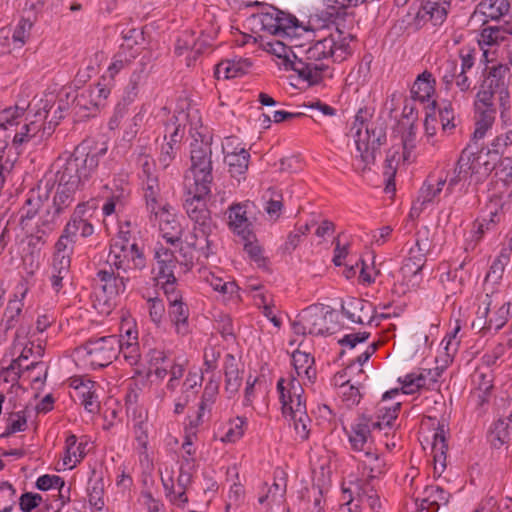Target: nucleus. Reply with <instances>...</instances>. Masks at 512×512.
Wrapping results in <instances>:
<instances>
[{
	"label": "nucleus",
	"instance_id": "24",
	"mask_svg": "<svg viewBox=\"0 0 512 512\" xmlns=\"http://www.w3.org/2000/svg\"><path fill=\"white\" fill-rule=\"evenodd\" d=\"M488 438L496 449H500L504 445L509 446L512 443V412L507 417L500 418L493 423Z\"/></svg>",
	"mask_w": 512,
	"mask_h": 512
},
{
	"label": "nucleus",
	"instance_id": "10",
	"mask_svg": "<svg viewBox=\"0 0 512 512\" xmlns=\"http://www.w3.org/2000/svg\"><path fill=\"white\" fill-rule=\"evenodd\" d=\"M480 156L476 152L464 149L453 170L449 171L443 180H446V194L450 195L455 192L460 194L466 193L470 185V180L478 172Z\"/></svg>",
	"mask_w": 512,
	"mask_h": 512
},
{
	"label": "nucleus",
	"instance_id": "62",
	"mask_svg": "<svg viewBox=\"0 0 512 512\" xmlns=\"http://www.w3.org/2000/svg\"><path fill=\"white\" fill-rule=\"evenodd\" d=\"M415 100H406L402 109V119L399 121V127L405 125H415L417 121V108L414 104Z\"/></svg>",
	"mask_w": 512,
	"mask_h": 512
},
{
	"label": "nucleus",
	"instance_id": "60",
	"mask_svg": "<svg viewBox=\"0 0 512 512\" xmlns=\"http://www.w3.org/2000/svg\"><path fill=\"white\" fill-rule=\"evenodd\" d=\"M42 496L38 493L25 492L19 498V507L23 512H31L42 502Z\"/></svg>",
	"mask_w": 512,
	"mask_h": 512
},
{
	"label": "nucleus",
	"instance_id": "40",
	"mask_svg": "<svg viewBox=\"0 0 512 512\" xmlns=\"http://www.w3.org/2000/svg\"><path fill=\"white\" fill-rule=\"evenodd\" d=\"M430 249V242L426 235L417 234L415 243L410 247L407 259L416 261V265H425L426 254Z\"/></svg>",
	"mask_w": 512,
	"mask_h": 512
},
{
	"label": "nucleus",
	"instance_id": "48",
	"mask_svg": "<svg viewBox=\"0 0 512 512\" xmlns=\"http://www.w3.org/2000/svg\"><path fill=\"white\" fill-rule=\"evenodd\" d=\"M508 261L509 256L504 252H501V254L492 262L486 274L485 281L497 284L502 279L504 269Z\"/></svg>",
	"mask_w": 512,
	"mask_h": 512
},
{
	"label": "nucleus",
	"instance_id": "5",
	"mask_svg": "<svg viewBox=\"0 0 512 512\" xmlns=\"http://www.w3.org/2000/svg\"><path fill=\"white\" fill-rule=\"evenodd\" d=\"M190 144V168L185 176L184 184L200 186V191L206 192L213 181L212 141L209 133L196 132L192 134Z\"/></svg>",
	"mask_w": 512,
	"mask_h": 512
},
{
	"label": "nucleus",
	"instance_id": "51",
	"mask_svg": "<svg viewBox=\"0 0 512 512\" xmlns=\"http://www.w3.org/2000/svg\"><path fill=\"white\" fill-rule=\"evenodd\" d=\"M64 228H70V234L77 240L78 236L87 238L94 233V226L89 219H70Z\"/></svg>",
	"mask_w": 512,
	"mask_h": 512
},
{
	"label": "nucleus",
	"instance_id": "6",
	"mask_svg": "<svg viewBox=\"0 0 512 512\" xmlns=\"http://www.w3.org/2000/svg\"><path fill=\"white\" fill-rule=\"evenodd\" d=\"M510 68L506 64L498 63L486 66L482 72V79L479 82L475 100L499 104L503 110L509 107L510 94L508 83Z\"/></svg>",
	"mask_w": 512,
	"mask_h": 512
},
{
	"label": "nucleus",
	"instance_id": "33",
	"mask_svg": "<svg viewBox=\"0 0 512 512\" xmlns=\"http://www.w3.org/2000/svg\"><path fill=\"white\" fill-rule=\"evenodd\" d=\"M155 259L158 265L159 278H171L172 281H176L174 269L178 261L174 253L161 246L155 250Z\"/></svg>",
	"mask_w": 512,
	"mask_h": 512
},
{
	"label": "nucleus",
	"instance_id": "28",
	"mask_svg": "<svg viewBox=\"0 0 512 512\" xmlns=\"http://www.w3.org/2000/svg\"><path fill=\"white\" fill-rule=\"evenodd\" d=\"M87 445V442H79L76 435L69 434L65 441L63 465L66 468L73 469L86 455Z\"/></svg>",
	"mask_w": 512,
	"mask_h": 512
},
{
	"label": "nucleus",
	"instance_id": "39",
	"mask_svg": "<svg viewBox=\"0 0 512 512\" xmlns=\"http://www.w3.org/2000/svg\"><path fill=\"white\" fill-rule=\"evenodd\" d=\"M269 46L270 51L281 60L279 62L280 66L285 70H292L296 72V68L294 67L296 58L293 57L295 51L292 50V48H289L288 44L282 41H276L275 43H269Z\"/></svg>",
	"mask_w": 512,
	"mask_h": 512
},
{
	"label": "nucleus",
	"instance_id": "54",
	"mask_svg": "<svg viewBox=\"0 0 512 512\" xmlns=\"http://www.w3.org/2000/svg\"><path fill=\"white\" fill-rule=\"evenodd\" d=\"M70 228H64L59 239L55 243V254L71 257L76 239L70 234Z\"/></svg>",
	"mask_w": 512,
	"mask_h": 512
},
{
	"label": "nucleus",
	"instance_id": "15",
	"mask_svg": "<svg viewBox=\"0 0 512 512\" xmlns=\"http://www.w3.org/2000/svg\"><path fill=\"white\" fill-rule=\"evenodd\" d=\"M146 207L150 213L152 221L158 222L159 229L163 237L172 244L179 241L180 226L175 220H171L172 215L167 209V205L157 198L145 199Z\"/></svg>",
	"mask_w": 512,
	"mask_h": 512
},
{
	"label": "nucleus",
	"instance_id": "42",
	"mask_svg": "<svg viewBox=\"0 0 512 512\" xmlns=\"http://www.w3.org/2000/svg\"><path fill=\"white\" fill-rule=\"evenodd\" d=\"M446 450L447 445L445 442L444 431L435 432L432 443V452L434 457V471H438V465H441V471H444L446 467Z\"/></svg>",
	"mask_w": 512,
	"mask_h": 512
},
{
	"label": "nucleus",
	"instance_id": "37",
	"mask_svg": "<svg viewBox=\"0 0 512 512\" xmlns=\"http://www.w3.org/2000/svg\"><path fill=\"white\" fill-rule=\"evenodd\" d=\"M26 352H28V349L27 347H24L20 356L17 359H13L5 369L4 373L6 381H16L20 378L23 371H28L42 365L41 362H31L30 364L23 366V361L28 360Z\"/></svg>",
	"mask_w": 512,
	"mask_h": 512
},
{
	"label": "nucleus",
	"instance_id": "19",
	"mask_svg": "<svg viewBox=\"0 0 512 512\" xmlns=\"http://www.w3.org/2000/svg\"><path fill=\"white\" fill-rule=\"evenodd\" d=\"M94 280L96 286L104 293L105 301H109L126 291L130 279L119 272L116 275L113 270L101 269L96 273Z\"/></svg>",
	"mask_w": 512,
	"mask_h": 512
},
{
	"label": "nucleus",
	"instance_id": "49",
	"mask_svg": "<svg viewBox=\"0 0 512 512\" xmlns=\"http://www.w3.org/2000/svg\"><path fill=\"white\" fill-rule=\"evenodd\" d=\"M300 27L302 30L297 31L294 34L290 33L289 35L282 37L288 41L289 48H292L294 51H299V49H306V44L302 42V38L304 37L308 42H310L314 34L312 29L307 28L302 23H300Z\"/></svg>",
	"mask_w": 512,
	"mask_h": 512
},
{
	"label": "nucleus",
	"instance_id": "44",
	"mask_svg": "<svg viewBox=\"0 0 512 512\" xmlns=\"http://www.w3.org/2000/svg\"><path fill=\"white\" fill-rule=\"evenodd\" d=\"M246 425L247 419L244 417L238 416L230 420L227 424L226 431L222 436L221 441L235 443L244 435Z\"/></svg>",
	"mask_w": 512,
	"mask_h": 512
},
{
	"label": "nucleus",
	"instance_id": "30",
	"mask_svg": "<svg viewBox=\"0 0 512 512\" xmlns=\"http://www.w3.org/2000/svg\"><path fill=\"white\" fill-rule=\"evenodd\" d=\"M425 497L422 499L420 508L427 512H437L441 506L447 505L450 494L440 486H427L424 490Z\"/></svg>",
	"mask_w": 512,
	"mask_h": 512
},
{
	"label": "nucleus",
	"instance_id": "47",
	"mask_svg": "<svg viewBox=\"0 0 512 512\" xmlns=\"http://www.w3.org/2000/svg\"><path fill=\"white\" fill-rule=\"evenodd\" d=\"M244 251L248 254L249 258L261 269H268L269 260L263 254V248L252 239L245 240Z\"/></svg>",
	"mask_w": 512,
	"mask_h": 512
},
{
	"label": "nucleus",
	"instance_id": "32",
	"mask_svg": "<svg viewBox=\"0 0 512 512\" xmlns=\"http://www.w3.org/2000/svg\"><path fill=\"white\" fill-rule=\"evenodd\" d=\"M292 363L299 377H306L309 382L316 379V368L314 357L309 353L296 350L292 353Z\"/></svg>",
	"mask_w": 512,
	"mask_h": 512
},
{
	"label": "nucleus",
	"instance_id": "31",
	"mask_svg": "<svg viewBox=\"0 0 512 512\" xmlns=\"http://www.w3.org/2000/svg\"><path fill=\"white\" fill-rule=\"evenodd\" d=\"M506 35H512V19L505 21L501 25L484 27L481 30L479 45L492 46L506 38Z\"/></svg>",
	"mask_w": 512,
	"mask_h": 512
},
{
	"label": "nucleus",
	"instance_id": "57",
	"mask_svg": "<svg viewBox=\"0 0 512 512\" xmlns=\"http://www.w3.org/2000/svg\"><path fill=\"white\" fill-rule=\"evenodd\" d=\"M77 389L81 394V401L85 410L90 413L97 412L99 410V402L95 392L91 391L90 388L85 384L78 386Z\"/></svg>",
	"mask_w": 512,
	"mask_h": 512
},
{
	"label": "nucleus",
	"instance_id": "11",
	"mask_svg": "<svg viewBox=\"0 0 512 512\" xmlns=\"http://www.w3.org/2000/svg\"><path fill=\"white\" fill-rule=\"evenodd\" d=\"M451 0H423L419 6L411 5L402 22L414 29H420L427 22L441 25L447 18Z\"/></svg>",
	"mask_w": 512,
	"mask_h": 512
},
{
	"label": "nucleus",
	"instance_id": "64",
	"mask_svg": "<svg viewBox=\"0 0 512 512\" xmlns=\"http://www.w3.org/2000/svg\"><path fill=\"white\" fill-rule=\"evenodd\" d=\"M496 175L507 186H512V159L506 157L501 160L497 167Z\"/></svg>",
	"mask_w": 512,
	"mask_h": 512
},
{
	"label": "nucleus",
	"instance_id": "4",
	"mask_svg": "<svg viewBox=\"0 0 512 512\" xmlns=\"http://www.w3.org/2000/svg\"><path fill=\"white\" fill-rule=\"evenodd\" d=\"M185 199L184 209L188 217L194 222V241L189 244L201 252L202 256L208 258L213 253V241L210 239L215 224L212 221L210 211L207 208L205 198L210 194L211 187L206 192L200 191V186L184 184Z\"/></svg>",
	"mask_w": 512,
	"mask_h": 512
},
{
	"label": "nucleus",
	"instance_id": "63",
	"mask_svg": "<svg viewBox=\"0 0 512 512\" xmlns=\"http://www.w3.org/2000/svg\"><path fill=\"white\" fill-rule=\"evenodd\" d=\"M70 266H71V257L54 253L52 267H51V273L69 275Z\"/></svg>",
	"mask_w": 512,
	"mask_h": 512
},
{
	"label": "nucleus",
	"instance_id": "2",
	"mask_svg": "<svg viewBox=\"0 0 512 512\" xmlns=\"http://www.w3.org/2000/svg\"><path fill=\"white\" fill-rule=\"evenodd\" d=\"M352 52L346 39L337 41L334 35H330L318 41H310L306 49L295 51L294 67L300 80L308 85H315L322 81L323 74L328 66L322 60L333 58L336 62L343 61Z\"/></svg>",
	"mask_w": 512,
	"mask_h": 512
},
{
	"label": "nucleus",
	"instance_id": "8",
	"mask_svg": "<svg viewBox=\"0 0 512 512\" xmlns=\"http://www.w3.org/2000/svg\"><path fill=\"white\" fill-rule=\"evenodd\" d=\"M120 352L121 338L117 335L91 338L76 349L77 355L93 368L107 367Z\"/></svg>",
	"mask_w": 512,
	"mask_h": 512
},
{
	"label": "nucleus",
	"instance_id": "9",
	"mask_svg": "<svg viewBox=\"0 0 512 512\" xmlns=\"http://www.w3.org/2000/svg\"><path fill=\"white\" fill-rule=\"evenodd\" d=\"M356 154L353 166L356 171L364 172L369 169L375 161V153L386 141V132L382 126L366 125L365 130L361 127L354 134Z\"/></svg>",
	"mask_w": 512,
	"mask_h": 512
},
{
	"label": "nucleus",
	"instance_id": "16",
	"mask_svg": "<svg viewBox=\"0 0 512 512\" xmlns=\"http://www.w3.org/2000/svg\"><path fill=\"white\" fill-rule=\"evenodd\" d=\"M184 133V127L178 122V118L173 115L165 124L164 139H168V141L162 144L158 157V162L163 169L168 168L175 159Z\"/></svg>",
	"mask_w": 512,
	"mask_h": 512
},
{
	"label": "nucleus",
	"instance_id": "23",
	"mask_svg": "<svg viewBox=\"0 0 512 512\" xmlns=\"http://www.w3.org/2000/svg\"><path fill=\"white\" fill-rule=\"evenodd\" d=\"M475 118H476V127L473 133L474 140H480L484 138L487 131L491 129L496 113H497V105L489 102H479L475 100Z\"/></svg>",
	"mask_w": 512,
	"mask_h": 512
},
{
	"label": "nucleus",
	"instance_id": "58",
	"mask_svg": "<svg viewBox=\"0 0 512 512\" xmlns=\"http://www.w3.org/2000/svg\"><path fill=\"white\" fill-rule=\"evenodd\" d=\"M512 145V130L498 135L490 145L488 154H504L509 146Z\"/></svg>",
	"mask_w": 512,
	"mask_h": 512
},
{
	"label": "nucleus",
	"instance_id": "18",
	"mask_svg": "<svg viewBox=\"0 0 512 512\" xmlns=\"http://www.w3.org/2000/svg\"><path fill=\"white\" fill-rule=\"evenodd\" d=\"M283 378L278 380L277 390L282 403V412L286 417L294 415L299 410H306V404L302 400L303 388L298 381L291 380L288 388L284 386Z\"/></svg>",
	"mask_w": 512,
	"mask_h": 512
},
{
	"label": "nucleus",
	"instance_id": "35",
	"mask_svg": "<svg viewBox=\"0 0 512 512\" xmlns=\"http://www.w3.org/2000/svg\"><path fill=\"white\" fill-rule=\"evenodd\" d=\"M168 315L177 334L182 336L189 334V308L184 302L177 305H169Z\"/></svg>",
	"mask_w": 512,
	"mask_h": 512
},
{
	"label": "nucleus",
	"instance_id": "53",
	"mask_svg": "<svg viewBox=\"0 0 512 512\" xmlns=\"http://www.w3.org/2000/svg\"><path fill=\"white\" fill-rule=\"evenodd\" d=\"M206 281L215 291H219L223 294H228L232 296L238 291V286L234 281H226L221 277L215 275V273H210L206 277Z\"/></svg>",
	"mask_w": 512,
	"mask_h": 512
},
{
	"label": "nucleus",
	"instance_id": "56",
	"mask_svg": "<svg viewBox=\"0 0 512 512\" xmlns=\"http://www.w3.org/2000/svg\"><path fill=\"white\" fill-rule=\"evenodd\" d=\"M23 115V108L18 106L6 108L0 113V123L4 126H8L10 131H14L12 128L14 126L18 127L21 124L20 119L23 117Z\"/></svg>",
	"mask_w": 512,
	"mask_h": 512
},
{
	"label": "nucleus",
	"instance_id": "55",
	"mask_svg": "<svg viewBox=\"0 0 512 512\" xmlns=\"http://www.w3.org/2000/svg\"><path fill=\"white\" fill-rule=\"evenodd\" d=\"M194 45H196V37L194 32L184 31L177 39L175 44V53L178 56L189 52V58H193Z\"/></svg>",
	"mask_w": 512,
	"mask_h": 512
},
{
	"label": "nucleus",
	"instance_id": "21",
	"mask_svg": "<svg viewBox=\"0 0 512 512\" xmlns=\"http://www.w3.org/2000/svg\"><path fill=\"white\" fill-rule=\"evenodd\" d=\"M363 459L360 460V464L363 469V476L365 479L359 480V483H366L367 486L375 479H379L387 472V464L385 459L372 447H368L365 451H362Z\"/></svg>",
	"mask_w": 512,
	"mask_h": 512
},
{
	"label": "nucleus",
	"instance_id": "61",
	"mask_svg": "<svg viewBox=\"0 0 512 512\" xmlns=\"http://www.w3.org/2000/svg\"><path fill=\"white\" fill-rule=\"evenodd\" d=\"M152 361L155 365H157L155 369V375L158 378L163 379L169 373V363L166 354L164 351L156 350L154 351Z\"/></svg>",
	"mask_w": 512,
	"mask_h": 512
},
{
	"label": "nucleus",
	"instance_id": "7",
	"mask_svg": "<svg viewBox=\"0 0 512 512\" xmlns=\"http://www.w3.org/2000/svg\"><path fill=\"white\" fill-rule=\"evenodd\" d=\"M249 20L259 30L280 38L302 30L299 20L292 14L262 2Z\"/></svg>",
	"mask_w": 512,
	"mask_h": 512
},
{
	"label": "nucleus",
	"instance_id": "46",
	"mask_svg": "<svg viewBox=\"0 0 512 512\" xmlns=\"http://www.w3.org/2000/svg\"><path fill=\"white\" fill-rule=\"evenodd\" d=\"M358 496L362 502L368 504L373 512H379L381 508V502L379 496L375 492L373 483L369 486L366 483H358Z\"/></svg>",
	"mask_w": 512,
	"mask_h": 512
},
{
	"label": "nucleus",
	"instance_id": "20",
	"mask_svg": "<svg viewBox=\"0 0 512 512\" xmlns=\"http://www.w3.org/2000/svg\"><path fill=\"white\" fill-rule=\"evenodd\" d=\"M341 311L347 319L357 324H372L375 319L373 304L360 298H349L344 301Z\"/></svg>",
	"mask_w": 512,
	"mask_h": 512
},
{
	"label": "nucleus",
	"instance_id": "3",
	"mask_svg": "<svg viewBox=\"0 0 512 512\" xmlns=\"http://www.w3.org/2000/svg\"><path fill=\"white\" fill-rule=\"evenodd\" d=\"M397 393L398 390L385 392L381 403L377 406L375 415H359L351 422L349 428L344 427L350 447L354 452L360 453L368 447H372L374 442L372 432L374 430H385L393 427L401 404L398 402L386 406L384 403L388 398H391L392 394Z\"/></svg>",
	"mask_w": 512,
	"mask_h": 512
},
{
	"label": "nucleus",
	"instance_id": "1",
	"mask_svg": "<svg viewBox=\"0 0 512 512\" xmlns=\"http://www.w3.org/2000/svg\"><path fill=\"white\" fill-rule=\"evenodd\" d=\"M107 152V146L91 148L89 142L83 141L72 153H63L52 165L53 179L45 182L44 197L56 185L52 204L46 212L57 219L66 212L76 200V193L82 190L99 165L100 157Z\"/></svg>",
	"mask_w": 512,
	"mask_h": 512
},
{
	"label": "nucleus",
	"instance_id": "34",
	"mask_svg": "<svg viewBox=\"0 0 512 512\" xmlns=\"http://www.w3.org/2000/svg\"><path fill=\"white\" fill-rule=\"evenodd\" d=\"M225 370V389L230 394L238 392L242 384V376L238 368V363L234 355L227 354L224 362Z\"/></svg>",
	"mask_w": 512,
	"mask_h": 512
},
{
	"label": "nucleus",
	"instance_id": "29",
	"mask_svg": "<svg viewBox=\"0 0 512 512\" xmlns=\"http://www.w3.org/2000/svg\"><path fill=\"white\" fill-rule=\"evenodd\" d=\"M250 154L244 148H234L233 152H227L224 161L229 168V173L234 178H240L245 175L248 170Z\"/></svg>",
	"mask_w": 512,
	"mask_h": 512
},
{
	"label": "nucleus",
	"instance_id": "17",
	"mask_svg": "<svg viewBox=\"0 0 512 512\" xmlns=\"http://www.w3.org/2000/svg\"><path fill=\"white\" fill-rule=\"evenodd\" d=\"M253 204L250 202L233 204L228 208V227L243 240L254 238L250 217Z\"/></svg>",
	"mask_w": 512,
	"mask_h": 512
},
{
	"label": "nucleus",
	"instance_id": "43",
	"mask_svg": "<svg viewBox=\"0 0 512 512\" xmlns=\"http://www.w3.org/2000/svg\"><path fill=\"white\" fill-rule=\"evenodd\" d=\"M401 132V142L403 146V158L409 161L413 155L414 149L417 144V126L405 125L399 127Z\"/></svg>",
	"mask_w": 512,
	"mask_h": 512
},
{
	"label": "nucleus",
	"instance_id": "25",
	"mask_svg": "<svg viewBox=\"0 0 512 512\" xmlns=\"http://www.w3.org/2000/svg\"><path fill=\"white\" fill-rule=\"evenodd\" d=\"M436 80L431 72L423 71L415 79L411 88V97L413 100L421 103L429 102L435 93Z\"/></svg>",
	"mask_w": 512,
	"mask_h": 512
},
{
	"label": "nucleus",
	"instance_id": "36",
	"mask_svg": "<svg viewBox=\"0 0 512 512\" xmlns=\"http://www.w3.org/2000/svg\"><path fill=\"white\" fill-rule=\"evenodd\" d=\"M22 309L23 303L20 299L15 297L14 299L9 300L2 316L0 325L1 329L5 332L14 329L19 323Z\"/></svg>",
	"mask_w": 512,
	"mask_h": 512
},
{
	"label": "nucleus",
	"instance_id": "12",
	"mask_svg": "<svg viewBox=\"0 0 512 512\" xmlns=\"http://www.w3.org/2000/svg\"><path fill=\"white\" fill-rule=\"evenodd\" d=\"M49 117V111L45 107L36 111L32 120L26 118V121L19 129H14L12 136V145L19 149L24 144L34 141L35 144L40 142L43 138L48 137L53 132L51 123L53 120L46 122Z\"/></svg>",
	"mask_w": 512,
	"mask_h": 512
},
{
	"label": "nucleus",
	"instance_id": "38",
	"mask_svg": "<svg viewBox=\"0 0 512 512\" xmlns=\"http://www.w3.org/2000/svg\"><path fill=\"white\" fill-rule=\"evenodd\" d=\"M126 335L128 337L126 342H124L121 338L120 354H122L123 358L129 365L134 366L138 364L141 357L137 336L136 333L132 332L131 330H128Z\"/></svg>",
	"mask_w": 512,
	"mask_h": 512
},
{
	"label": "nucleus",
	"instance_id": "59",
	"mask_svg": "<svg viewBox=\"0 0 512 512\" xmlns=\"http://www.w3.org/2000/svg\"><path fill=\"white\" fill-rule=\"evenodd\" d=\"M64 481L57 475H42L36 481V487L39 490L46 491L51 488L63 489Z\"/></svg>",
	"mask_w": 512,
	"mask_h": 512
},
{
	"label": "nucleus",
	"instance_id": "14",
	"mask_svg": "<svg viewBox=\"0 0 512 512\" xmlns=\"http://www.w3.org/2000/svg\"><path fill=\"white\" fill-rule=\"evenodd\" d=\"M509 314V302L493 305L491 296L486 294L478 308L476 322L485 332H497L507 323Z\"/></svg>",
	"mask_w": 512,
	"mask_h": 512
},
{
	"label": "nucleus",
	"instance_id": "27",
	"mask_svg": "<svg viewBox=\"0 0 512 512\" xmlns=\"http://www.w3.org/2000/svg\"><path fill=\"white\" fill-rule=\"evenodd\" d=\"M510 8L507 0H482L476 7L472 18L482 15L488 20H500Z\"/></svg>",
	"mask_w": 512,
	"mask_h": 512
},
{
	"label": "nucleus",
	"instance_id": "26",
	"mask_svg": "<svg viewBox=\"0 0 512 512\" xmlns=\"http://www.w3.org/2000/svg\"><path fill=\"white\" fill-rule=\"evenodd\" d=\"M58 220L49 212H44L35 227V230L30 234L29 244L37 245V244H45L49 238V236L53 233L58 225Z\"/></svg>",
	"mask_w": 512,
	"mask_h": 512
},
{
	"label": "nucleus",
	"instance_id": "52",
	"mask_svg": "<svg viewBox=\"0 0 512 512\" xmlns=\"http://www.w3.org/2000/svg\"><path fill=\"white\" fill-rule=\"evenodd\" d=\"M32 22L28 19H20L12 33V41L16 47H22L29 39L32 29Z\"/></svg>",
	"mask_w": 512,
	"mask_h": 512
},
{
	"label": "nucleus",
	"instance_id": "45",
	"mask_svg": "<svg viewBox=\"0 0 512 512\" xmlns=\"http://www.w3.org/2000/svg\"><path fill=\"white\" fill-rule=\"evenodd\" d=\"M445 184L446 180L442 179L437 181L436 186L425 182L419 191L417 202H420L421 206L427 208V206L433 203L434 199L441 193Z\"/></svg>",
	"mask_w": 512,
	"mask_h": 512
},
{
	"label": "nucleus",
	"instance_id": "50",
	"mask_svg": "<svg viewBox=\"0 0 512 512\" xmlns=\"http://www.w3.org/2000/svg\"><path fill=\"white\" fill-rule=\"evenodd\" d=\"M293 421L296 434L301 440H306L309 437L311 419L309 418L306 410H299L294 415L289 416Z\"/></svg>",
	"mask_w": 512,
	"mask_h": 512
},
{
	"label": "nucleus",
	"instance_id": "13",
	"mask_svg": "<svg viewBox=\"0 0 512 512\" xmlns=\"http://www.w3.org/2000/svg\"><path fill=\"white\" fill-rule=\"evenodd\" d=\"M107 262L111 267L125 273L130 269L142 270L146 266L143 250L137 242L129 246L123 245L122 241L112 242Z\"/></svg>",
	"mask_w": 512,
	"mask_h": 512
},
{
	"label": "nucleus",
	"instance_id": "22",
	"mask_svg": "<svg viewBox=\"0 0 512 512\" xmlns=\"http://www.w3.org/2000/svg\"><path fill=\"white\" fill-rule=\"evenodd\" d=\"M302 311L308 334L324 336L332 333L327 325V315H332L331 311L326 310L322 305H311Z\"/></svg>",
	"mask_w": 512,
	"mask_h": 512
},
{
	"label": "nucleus",
	"instance_id": "41",
	"mask_svg": "<svg viewBox=\"0 0 512 512\" xmlns=\"http://www.w3.org/2000/svg\"><path fill=\"white\" fill-rule=\"evenodd\" d=\"M42 206V195L39 191L31 190L27 199L20 210V221L24 225L26 220H31L35 217Z\"/></svg>",
	"mask_w": 512,
	"mask_h": 512
}]
</instances>
